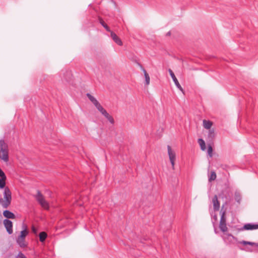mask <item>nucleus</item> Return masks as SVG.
Listing matches in <instances>:
<instances>
[{"label": "nucleus", "instance_id": "13", "mask_svg": "<svg viewBox=\"0 0 258 258\" xmlns=\"http://www.w3.org/2000/svg\"><path fill=\"white\" fill-rule=\"evenodd\" d=\"M17 243L21 247H25L27 246L25 243V239L24 238H21L20 237H18L17 238Z\"/></svg>", "mask_w": 258, "mask_h": 258}, {"label": "nucleus", "instance_id": "2", "mask_svg": "<svg viewBox=\"0 0 258 258\" xmlns=\"http://www.w3.org/2000/svg\"><path fill=\"white\" fill-rule=\"evenodd\" d=\"M0 159L4 162L9 161L8 146L4 140H0Z\"/></svg>", "mask_w": 258, "mask_h": 258}, {"label": "nucleus", "instance_id": "6", "mask_svg": "<svg viewBox=\"0 0 258 258\" xmlns=\"http://www.w3.org/2000/svg\"><path fill=\"white\" fill-rule=\"evenodd\" d=\"M4 224L8 233L11 234L13 232L12 222L8 219H6L4 220Z\"/></svg>", "mask_w": 258, "mask_h": 258}, {"label": "nucleus", "instance_id": "31", "mask_svg": "<svg viewBox=\"0 0 258 258\" xmlns=\"http://www.w3.org/2000/svg\"><path fill=\"white\" fill-rule=\"evenodd\" d=\"M224 191H222L221 193H220L219 195V197L220 198H224Z\"/></svg>", "mask_w": 258, "mask_h": 258}, {"label": "nucleus", "instance_id": "11", "mask_svg": "<svg viewBox=\"0 0 258 258\" xmlns=\"http://www.w3.org/2000/svg\"><path fill=\"white\" fill-rule=\"evenodd\" d=\"M3 215L5 217L8 218V219H15L16 216L15 214L12 213V212L9 211V210H5L3 212Z\"/></svg>", "mask_w": 258, "mask_h": 258}, {"label": "nucleus", "instance_id": "12", "mask_svg": "<svg viewBox=\"0 0 258 258\" xmlns=\"http://www.w3.org/2000/svg\"><path fill=\"white\" fill-rule=\"evenodd\" d=\"M168 154L169 156V160L175 159V152L172 150L171 147L169 145L167 146Z\"/></svg>", "mask_w": 258, "mask_h": 258}, {"label": "nucleus", "instance_id": "7", "mask_svg": "<svg viewBox=\"0 0 258 258\" xmlns=\"http://www.w3.org/2000/svg\"><path fill=\"white\" fill-rule=\"evenodd\" d=\"M258 229V224L247 223L240 228V230H252Z\"/></svg>", "mask_w": 258, "mask_h": 258}, {"label": "nucleus", "instance_id": "5", "mask_svg": "<svg viewBox=\"0 0 258 258\" xmlns=\"http://www.w3.org/2000/svg\"><path fill=\"white\" fill-rule=\"evenodd\" d=\"M36 200L41 205V206L44 209H47L49 208L48 204L44 199L43 195L41 194L39 190L37 191V194L36 196Z\"/></svg>", "mask_w": 258, "mask_h": 258}, {"label": "nucleus", "instance_id": "33", "mask_svg": "<svg viewBox=\"0 0 258 258\" xmlns=\"http://www.w3.org/2000/svg\"><path fill=\"white\" fill-rule=\"evenodd\" d=\"M247 251H252V249H251V248H247Z\"/></svg>", "mask_w": 258, "mask_h": 258}, {"label": "nucleus", "instance_id": "34", "mask_svg": "<svg viewBox=\"0 0 258 258\" xmlns=\"http://www.w3.org/2000/svg\"><path fill=\"white\" fill-rule=\"evenodd\" d=\"M170 34H171V33H170V32L169 31V32H168L167 33V35L169 36V35H170Z\"/></svg>", "mask_w": 258, "mask_h": 258}, {"label": "nucleus", "instance_id": "26", "mask_svg": "<svg viewBox=\"0 0 258 258\" xmlns=\"http://www.w3.org/2000/svg\"><path fill=\"white\" fill-rule=\"evenodd\" d=\"M212 152H213V148H212V146H209L208 148V154L210 157H212L213 156Z\"/></svg>", "mask_w": 258, "mask_h": 258}, {"label": "nucleus", "instance_id": "3", "mask_svg": "<svg viewBox=\"0 0 258 258\" xmlns=\"http://www.w3.org/2000/svg\"><path fill=\"white\" fill-rule=\"evenodd\" d=\"M226 204L227 203L225 202V204L223 205L220 211L221 218L219 224V228L223 233L227 232L228 230V228L226 225V218L225 216L226 209H224V207Z\"/></svg>", "mask_w": 258, "mask_h": 258}, {"label": "nucleus", "instance_id": "9", "mask_svg": "<svg viewBox=\"0 0 258 258\" xmlns=\"http://www.w3.org/2000/svg\"><path fill=\"white\" fill-rule=\"evenodd\" d=\"M213 204V208L215 211H217L219 210L220 208V203L218 200V197L216 195H215L212 200Z\"/></svg>", "mask_w": 258, "mask_h": 258}, {"label": "nucleus", "instance_id": "4", "mask_svg": "<svg viewBox=\"0 0 258 258\" xmlns=\"http://www.w3.org/2000/svg\"><path fill=\"white\" fill-rule=\"evenodd\" d=\"M86 96L91 102L95 105L98 110L103 115L105 116L108 113L106 110L101 105L97 100L92 96L90 93H87Z\"/></svg>", "mask_w": 258, "mask_h": 258}, {"label": "nucleus", "instance_id": "21", "mask_svg": "<svg viewBox=\"0 0 258 258\" xmlns=\"http://www.w3.org/2000/svg\"><path fill=\"white\" fill-rule=\"evenodd\" d=\"M235 200L238 203H240L241 200L240 194L239 192L236 191L234 194Z\"/></svg>", "mask_w": 258, "mask_h": 258}, {"label": "nucleus", "instance_id": "22", "mask_svg": "<svg viewBox=\"0 0 258 258\" xmlns=\"http://www.w3.org/2000/svg\"><path fill=\"white\" fill-rule=\"evenodd\" d=\"M216 177H217V176H216V172L215 171H211V175L209 178V181H212L215 180L216 178Z\"/></svg>", "mask_w": 258, "mask_h": 258}, {"label": "nucleus", "instance_id": "19", "mask_svg": "<svg viewBox=\"0 0 258 258\" xmlns=\"http://www.w3.org/2000/svg\"><path fill=\"white\" fill-rule=\"evenodd\" d=\"M198 143L200 146L201 150L205 151L206 148L205 141L202 139H198Z\"/></svg>", "mask_w": 258, "mask_h": 258}, {"label": "nucleus", "instance_id": "16", "mask_svg": "<svg viewBox=\"0 0 258 258\" xmlns=\"http://www.w3.org/2000/svg\"><path fill=\"white\" fill-rule=\"evenodd\" d=\"M24 229L21 232L20 235L19 237L21 238H24L25 239L26 236L28 234V231L27 230L26 226L25 225H23Z\"/></svg>", "mask_w": 258, "mask_h": 258}, {"label": "nucleus", "instance_id": "30", "mask_svg": "<svg viewBox=\"0 0 258 258\" xmlns=\"http://www.w3.org/2000/svg\"><path fill=\"white\" fill-rule=\"evenodd\" d=\"M32 232H33L34 234H36V233H37V230L36 229V228H35L34 226H32Z\"/></svg>", "mask_w": 258, "mask_h": 258}, {"label": "nucleus", "instance_id": "17", "mask_svg": "<svg viewBox=\"0 0 258 258\" xmlns=\"http://www.w3.org/2000/svg\"><path fill=\"white\" fill-rule=\"evenodd\" d=\"M39 236L40 241L41 242H43L45 240V239L47 236V234L45 232H41L39 233Z\"/></svg>", "mask_w": 258, "mask_h": 258}, {"label": "nucleus", "instance_id": "36", "mask_svg": "<svg viewBox=\"0 0 258 258\" xmlns=\"http://www.w3.org/2000/svg\"><path fill=\"white\" fill-rule=\"evenodd\" d=\"M215 233H217V231H216V229H215Z\"/></svg>", "mask_w": 258, "mask_h": 258}, {"label": "nucleus", "instance_id": "23", "mask_svg": "<svg viewBox=\"0 0 258 258\" xmlns=\"http://www.w3.org/2000/svg\"><path fill=\"white\" fill-rule=\"evenodd\" d=\"M241 243L243 244V245L248 244L251 246H258V243L252 242H249L246 241H242L241 242Z\"/></svg>", "mask_w": 258, "mask_h": 258}, {"label": "nucleus", "instance_id": "20", "mask_svg": "<svg viewBox=\"0 0 258 258\" xmlns=\"http://www.w3.org/2000/svg\"><path fill=\"white\" fill-rule=\"evenodd\" d=\"M215 137V133L213 129L209 130L208 135V138L209 140H212Z\"/></svg>", "mask_w": 258, "mask_h": 258}, {"label": "nucleus", "instance_id": "28", "mask_svg": "<svg viewBox=\"0 0 258 258\" xmlns=\"http://www.w3.org/2000/svg\"><path fill=\"white\" fill-rule=\"evenodd\" d=\"M17 258H27V257L22 252H19V253L18 255Z\"/></svg>", "mask_w": 258, "mask_h": 258}, {"label": "nucleus", "instance_id": "35", "mask_svg": "<svg viewBox=\"0 0 258 258\" xmlns=\"http://www.w3.org/2000/svg\"><path fill=\"white\" fill-rule=\"evenodd\" d=\"M67 74H68L69 76L71 75V73L70 72H68Z\"/></svg>", "mask_w": 258, "mask_h": 258}, {"label": "nucleus", "instance_id": "8", "mask_svg": "<svg viewBox=\"0 0 258 258\" xmlns=\"http://www.w3.org/2000/svg\"><path fill=\"white\" fill-rule=\"evenodd\" d=\"M168 72H169L170 75L171 77L175 86H176V87L178 89H179L181 92H183V90L182 87L179 83L177 78H176V77H175L174 74L173 73V72H172V71L170 69H169L168 70Z\"/></svg>", "mask_w": 258, "mask_h": 258}, {"label": "nucleus", "instance_id": "24", "mask_svg": "<svg viewBox=\"0 0 258 258\" xmlns=\"http://www.w3.org/2000/svg\"><path fill=\"white\" fill-rule=\"evenodd\" d=\"M104 116L108 119V120L111 124H113L114 123V121L113 118L111 115H110L108 113H107V114L105 115Z\"/></svg>", "mask_w": 258, "mask_h": 258}, {"label": "nucleus", "instance_id": "25", "mask_svg": "<svg viewBox=\"0 0 258 258\" xmlns=\"http://www.w3.org/2000/svg\"><path fill=\"white\" fill-rule=\"evenodd\" d=\"M6 179L0 178V188H5V187H6Z\"/></svg>", "mask_w": 258, "mask_h": 258}, {"label": "nucleus", "instance_id": "27", "mask_svg": "<svg viewBox=\"0 0 258 258\" xmlns=\"http://www.w3.org/2000/svg\"><path fill=\"white\" fill-rule=\"evenodd\" d=\"M0 178L6 179L7 177L4 173V172L0 169Z\"/></svg>", "mask_w": 258, "mask_h": 258}, {"label": "nucleus", "instance_id": "15", "mask_svg": "<svg viewBox=\"0 0 258 258\" xmlns=\"http://www.w3.org/2000/svg\"><path fill=\"white\" fill-rule=\"evenodd\" d=\"M212 125V122L210 120H203V126L204 127L208 130H210L211 126Z\"/></svg>", "mask_w": 258, "mask_h": 258}, {"label": "nucleus", "instance_id": "32", "mask_svg": "<svg viewBox=\"0 0 258 258\" xmlns=\"http://www.w3.org/2000/svg\"><path fill=\"white\" fill-rule=\"evenodd\" d=\"M225 235L228 237H231L232 238H234V237L231 234H225Z\"/></svg>", "mask_w": 258, "mask_h": 258}, {"label": "nucleus", "instance_id": "10", "mask_svg": "<svg viewBox=\"0 0 258 258\" xmlns=\"http://www.w3.org/2000/svg\"><path fill=\"white\" fill-rule=\"evenodd\" d=\"M110 35L111 38L116 43H117L119 46H121L122 45V42L121 39L116 35L115 33L111 31Z\"/></svg>", "mask_w": 258, "mask_h": 258}, {"label": "nucleus", "instance_id": "14", "mask_svg": "<svg viewBox=\"0 0 258 258\" xmlns=\"http://www.w3.org/2000/svg\"><path fill=\"white\" fill-rule=\"evenodd\" d=\"M143 73L144 74L145 78V81H146V84L147 85H148L150 84V77L148 75V74L147 73L146 71L142 67V66H140Z\"/></svg>", "mask_w": 258, "mask_h": 258}, {"label": "nucleus", "instance_id": "29", "mask_svg": "<svg viewBox=\"0 0 258 258\" xmlns=\"http://www.w3.org/2000/svg\"><path fill=\"white\" fill-rule=\"evenodd\" d=\"M175 159H170V161L171 162V164L172 165V169H174V161Z\"/></svg>", "mask_w": 258, "mask_h": 258}, {"label": "nucleus", "instance_id": "1", "mask_svg": "<svg viewBox=\"0 0 258 258\" xmlns=\"http://www.w3.org/2000/svg\"><path fill=\"white\" fill-rule=\"evenodd\" d=\"M4 200L0 198V204L4 208H7L10 205L12 201V192L8 187H6L4 191Z\"/></svg>", "mask_w": 258, "mask_h": 258}, {"label": "nucleus", "instance_id": "18", "mask_svg": "<svg viewBox=\"0 0 258 258\" xmlns=\"http://www.w3.org/2000/svg\"><path fill=\"white\" fill-rule=\"evenodd\" d=\"M99 23L101 24V25L106 29V30L108 32H110L111 31L110 30L109 27L105 23L104 21L101 18H99Z\"/></svg>", "mask_w": 258, "mask_h": 258}]
</instances>
